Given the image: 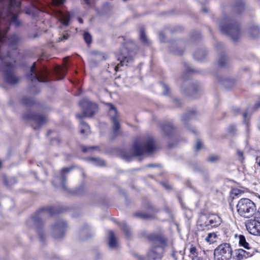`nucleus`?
<instances>
[{
  "label": "nucleus",
  "mask_w": 260,
  "mask_h": 260,
  "mask_svg": "<svg viewBox=\"0 0 260 260\" xmlns=\"http://www.w3.org/2000/svg\"><path fill=\"white\" fill-rule=\"evenodd\" d=\"M237 153L239 157L241 158V159H243V153L242 151H241L240 150H237Z\"/></svg>",
  "instance_id": "nucleus-50"
},
{
  "label": "nucleus",
  "mask_w": 260,
  "mask_h": 260,
  "mask_svg": "<svg viewBox=\"0 0 260 260\" xmlns=\"http://www.w3.org/2000/svg\"><path fill=\"white\" fill-rule=\"evenodd\" d=\"M84 3L87 5H90L93 2V0H83Z\"/></svg>",
  "instance_id": "nucleus-51"
},
{
  "label": "nucleus",
  "mask_w": 260,
  "mask_h": 260,
  "mask_svg": "<svg viewBox=\"0 0 260 260\" xmlns=\"http://www.w3.org/2000/svg\"><path fill=\"white\" fill-rule=\"evenodd\" d=\"M149 238L153 241V244L148 252V257L153 260L160 259L162 257L164 249L167 246L166 240L156 235H150Z\"/></svg>",
  "instance_id": "nucleus-2"
},
{
  "label": "nucleus",
  "mask_w": 260,
  "mask_h": 260,
  "mask_svg": "<svg viewBox=\"0 0 260 260\" xmlns=\"http://www.w3.org/2000/svg\"><path fill=\"white\" fill-rule=\"evenodd\" d=\"M219 159V156L216 155H212L208 158V161L211 162H215Z\"/></svg>",
  "instance_id": "nucleus-36"
},
{
  "label": "nucleus",
  "mask_w": 260,
  "mask_h": 260,
  "mask_svg": "<svg viewBox=\"0 0 260 260\" xmlns=\"http://www.w3.org/2000/svg\"><path fill=\"white\" fill-rule=\"evenodd\" d=\"M65 0H51L52 3L54 6H59L63 4Z\"/></svg>",
  "instance_id": "nucleus-38"
},
{
  "label": "nucleus",
  "mask_w": 260,
  "mask_h": 260,
  "mask_svg": "<svg viewBox=\"0 0 260 260\" xmlns=\"http://www.w3.org/2000/svg\"><path fill=\"white\" fill-rule=\"evenodd\" d=\"M98 149L97 146H82V151L83 152H91Z\"/></svg>",
  "instance_id": "nucleus-35"
},
{
  "label": "nucleus",
  "mask_w": 260,
  "mask_h": 260,
  "mask_svg": "<svg viewBox=\"0 0 260 260\" xmlns=\"http://www.w3.org/2000/svg\"><path fill=\"white\" fill-rule=\"evenodd\" d=\"M88 160L92 165L95 166H102L105 164L104 160L99 158L91 157Z\"/></svg>",
  "instance_id": "nucleus-26"
},
{
  "label": "nucleus",
  "mask_w": 260,
  "mask_h": 260,
  "mask_svg": "<svg viewBox=\"0 0 260 260\" xmlns=\"http://www.w3.org/2000/svg\"><path fill=\"white\" fill-rule=\"evenodd\" d=\"M85 187L84 185H81L79 188L76 190V193L78 194L82 193L83 191L84 190Z\"/></svg>",
  "instance_id": "nucleus-42"
},
{
  "label": "nucleus",
  "mask_w": 260,
  "mask_h": 260,
  "mask_svg": "<svg viewBox=\"0 0 260 260\" xmlns=\"http://www.w3.org/2000/svg\"><path fill=\"white\" fill-rule=\"evenodd\" d=\"M172 256H173V257L175 259H177V258H176V255H175V253H174V252H173V253H172Z\"/></svg>",
  "instance_id": "nucleus-56"
},
{
  "label": "nucleus",
  "mask_w": 260,
  "mask_h": 260,
  "mask_svg": "<svg viewBox=\"0 0 260 260\" xmlns=\"http://www.w3.org/2000/svg\"><path fill=\"white\" fill-rule=\"evenodd\" d=\"M256 220L260 222V209L258 211L254 217Z\"/></svg>",
  "instance_id": "nucleus-49"
},
{
  "label": "nucleus",
  "mask_w": 260,
  "mask_h": 260,
  "mask_svg": "<svg viewBox=\"0 0 260 260\" xmlns=\"http://www.w3.org/2000/svg\"><path fill=\"white\" fill-rule=\"evenodd\" d=\"M257 164L260 167V159L257 161Z\"/></svg>",
  "instance_id": "nucleus-61"
},
{
  "label": "nucleus",
  "mask_w": 260,
  "mask_h": 260,
  "mask_svg": "<svg viewBox=\"0 0 260 260\" xmlns=\"http://www.w3.org/2000/svg\"><path fill=\"white\" fill-rule=\"evenodd\" d=\"M140 39L141 42L143 43V44H144L145 45H149L150 44V42H149L148 39L147 38V37L146 35L145 32L143 28H141L140 29Z\"/></svg>",
  "instance_id": "nucleus-25"
},
{
  "label": "nucleus",
  "mask_w": 260,
  "mask_h": 260,
  "mask_svg": "<svg viewBox=\"0 0 260 260\" xmlns=\"http://www.w3.org/2000/svg\"><path fill=\"white\" fill-rule=\"evenodd\" d=\"M20 7V3L17 0H10L9 3V7L7 11L10 13L9 16H17L18 15L21 14V13H16L17 10H19Z\"/></svg>",
  "instance_id": "nucleus-16"
},
{
  "label": "nucleus",
  "mask_w": 260,
  "mask_h": 260,
  "mask_svg": "<svg viewBox=\"0 0 260 260\" xmlns=\"http://www.w3.org/2000/svg\"><path fill=\"white\" fill-rule=\"evenodd\" d=\"M165 187H166L167 189H169L168 185H166V186L165 185Z\"/></svg>",
  "instance_id": "nucleus-64"
},
{
  "label": "nucleus",
  "mask_w": 260,
  "mask_h": 260,
  "mask_svg": "<svg viewBox=\"0 0 260 260\" xmlns=\"http://www.w3.org/2000/svg\"><path fill=\"white\" fill-rule=\"evenodd\" d=\"M59 19L58 20L60 23L61 26H59L60 28H62L63 26H67L70 24V17H58Z\"/></svg>",
  "instance_id": "nucleus-27"
},
{
  "label": "nucleus",
  "mask_w": 260,
  "mask_h": 260,
  "mask_svg": "<svg viewBox=\"0 0 260 260\" xmlns=\"http://www.w3.org/2000/svg\"><path fill=\"white\" fill-rule=\"evenodd\" d=\"M203 14L204 15H209L210 14V13H209V10L208 8H204L203 10Z\"/></svg>",
  "instance_id": "nucleus-48"
},
{
  "label": "nucleus",
  "mask_w": 260,
  "mask_h": 260,
  "mask_svg": "<svg viewBox=\"0 0 260 260\" xmlns=\"http://www.w3.org/2000/svg\"><path fill=\"white\" fill-rule=\"evenodd\" d=\"M162 88L164 89V92H163V94L164 95H167L168 94V91H169V88L168 87V86L165 84H162Z\"/></svg>",
  "instance_id": "nucleus-41"
},
{
  "label": "nucleus",
  "mask_w": 260,
  "mask_h": 260,
  "mask_svg": "<svg viewBox=\"0 0 260 260\" xmlns=\"http://www.w3.org/2000/svg\"><path fill=\"white\" fill-rule=\"evenodd\" d=\"M246 228L250 234L254 235H260V222L256 219L251 220L247 222Z\"/></svg>",
  "instance_id": "nucleus-15"
},
{
  "label": "nucleus",
  "mask_w": 260,
  "mask_h": 260,
  "mask_svg": "<svg viewBox=\"0 0 260 260\" xmlns=\"http://www.w3.org/2000/svg\"><path fill=\"white\" fill-rule=\"evenodd\" d=\"M155 149V142L150 136H147L140 141L136 140L133 144L135 156H140L145 153H151Z\"/></svg>",
  "instance_id": "nucleus-3"
},
{
  "label": "nucleus",
  "mask_w": 260,
  "mask_h": 260,
  "mask_svg": "<svg viewBox=\"0 0 260 260\" xmlns=\"http://www.w3.org/2000/svg\"><path fill=\"white\" fill-rule=\"evenodd\" d=\"M199 259V258L198 257H195V258L193 259V260H196V259Z\"/></svg>",
  "instance_id": "nucleus-62"
},
{
  "label": "nucleus",
  "mask_w": 260,
  "mask_h": 260,
  "mask_svg": "<svg viewBox=\"0 0 260 260\" xmlns=\"http://www.w3.org/2000/svg\"><path fill=\"white\" fill-rule=\"evenodd\" d=\"M225 63V58L224 56H221L218 61L219 66L222 67Z\"/></svg>",
  "instance_id": "nucleus-37"
},
{
  "label": "nucleus",
  "mask_w": 260,
  "mask_h": 260,
  "mask_svg": "<svg viewBox=\"0 0 260 260\" xmlns=\"http://www.w3.org/2000/svg\"><path fill=\"white\" fill-rule=\"evenodd\" d=\"M177 13L175 10H171L168 12H166L164 15H177Z\"/></svg>",
  "instance_id": "nucleus-45"
},
{
  "label": "nucleus",
  "mask_w": 260,
  "mask_h": 260,
  "mask_svg": "<svg viewBox=\"0 0 260 260\" xmlns=\"http://www.w3.org/2000/svg\"><path fill=\"white\" fill-rule=\"evenodd\" d=\"M69 35L68 34H63L62 36L58 38V42L65 41L69 38Z\"/></svg>",
  "instance_id": "nucleus-40"
},
{
  "label": "nucleus",
  "mask_w": 260,
  "mask_h": 260,
  "mask_svg": "<svg viewBox=\"0 0 260 260\" xmlns=\"http://www.w3.org/2000/svg\"><path fill=\"white\" fill-rule=\"evenodd\" d=\"M260 107V103L259 104H258L257 105H256V108Z\"/></svg>",
  "instance_id": "nucleus-60"
},
{
  "label": "nucleus",
  "mask_w": 260,
  "mask_h": 260,
  "mask_svg": "<svg viewBox=\"0 0 260 260\" xmlns=\"http://www.w3.org/2000/svg\"><path fill=\"white\" fill-rule=\"evenodd\" d=\"M162 129L167 135H169L172 130V126L170 124H166L162 125Z\"/></svg>",
  "instance_id": "nucleus-34"
},
{
  "label": "nucleus",
  "mask_w": 260,
  "mask_h": 260,
  "mask_svg": "<svg viewBox=\"0 0 260 260\" xmlns=\"http://www.w3.org/2000/svg\"><path fill=\"white\" fill-rule=\"evenodd\" d=\"M235 257L237 260H244L249 257L252 256L253 251L244 250L242 249H238L235 250Z\"/></svg>",
  "instance_id": "nucleus-18"
},
{
  "label": "nucleus",
  "mask_w": 260,
  "mask_h": 260,
  "mask_svg": "<svg viewBox=\"0 0 260 260\" xmlns=\"http://www.w3.org/2000/svg\"><path fill=\"white\" fill-rule=\"evenodd\" d=\"M221 223V218L215 214L208 216L202 215L200 216L197 222L198 229L201 230L210 229L219 226Z\"/></svg>",
  "instance_id": "nucleus-5"
},
{
  "label": "nucleus",
  "mask_w": 260,
  "mask_h": 260,
  "mask_svg": "<svg viewBox=\"0 0 260 260\" xmlns=\"http://www.w3.org/2000/svg\"><path fill=\"white\" fill-rule=\"evenodd\" d=\"M244 3L242 0H240L239 3L237 4L235 9L237 14H240L244 10Z\"/></svg>",
  "instance_id": "nucleus-32"
},
{
  "label": "nucleus",
  "mask_w": 260,
  "mask_h": 260,
  "mask_svg": "<svg viewBox=\"0 0 260 260\" xmlns=\"http://www.w3.org/2000/svg\"><path fill=\"white\" fill-rule=\"evenodd\" d=\"M158 37L159 40L161 42H164L165 41V36L162 32L159 33Z\"/></svg>",
  "instance_id": "nucleus-43"
},
{
  "label": "nucleus",
  "mask_w": 260,
  "mask_h": 260,
  "mask_svg": "<svg viewBox=\"0 0 260 260\" xmlns=\"http://www.w3.org/2000/svg\"><path fill=\"white\" fill-rule=\"evenodd\" d=\"M221 31L229 36L234 41H237L241 36L242 31L239 24L236 21L223 17L219 25Z\"/></svg>",
  "instance_id": "nucleus-1"
},
{
  "label": "nucleus",
  "mask_w": 260,
  "mask_h": 260,
  "mask_svg": "<svg viewBox=\"0 0 260 260\" xmlns=\"http://www.w3.org/2000/svg\"><path fill=\"white\" fill-rule=\"evenodd\" d=\"M54 74L58 77V79L63 78L67 72V69L66 67L56 66L54 69Z\"/></svg>",
  "instance_id": "nucleus-20"
},
{
  "label": "nucleus",
  "mask_w": 260,
  "mask_h": 260,
  "mask_svg": "<svg viewBox=\"0 0 260 260\" xmlns=\"http://www.w3.org/2000/svg\"><path fill=\"white\" fill-rule=\"evenodd\" d=\"M117 60L120 61L115 67V70L117 72L118 69L120 67H122L124 64L127 65V63L131 62L133 58L130 55L129 51L127 50L125 46H122L117 55Z\"/></svg>",
  "instance_id": "nucleus-9"
},
{
  "label": "nucleus",
  "mask_w": 260,
  "mask_h": 260,
  "mask_svg": "<svg viewBox=\"0 0 260 260\" xmlns=\"http://www.w3.org/2000/svg\"><path fill=\"white\" fill-rule=\"evenodd\" d=\"M109 246L111 248H116L118 246V243L113 231L109 232Z\"/></svg>",
  "instance_id": "nucleus-21"
},
{
  "label": "nucleus",
  "mask_w": 260,
  "mask_h": 260,
  "mask_svg": "<svg viewBox=\"0 0 260 260\" xmlns=\"http://www.w3.org/2000/svg\"><path fill=\"white\" fill-rule=\"evenodd\" d=\"M248 36L252 39H255L260 36V27L256 24L252 23L250 24L247 30Z\"/></svg>",
  "instance_id": "nucleus-17"
},
{
  "label": "nucleus",
  "mask_w": 260,
  "mask_h": 260,
  "mask_svg": "<svg viewBox=\"0 0 260 260\" xmlns=\"http://www.w3.org/2000/svg\"><path fill=\"white\" fill-rule=\"evenodd\" d=\"M195 113L194 111H189L185 115H184L182 117V120L184 124H187L189 119H190L191 117L194 115Z\"/></svg>",
  "instance_id": "nucleus-29"
},
{
  "label": "nucleus",
  "mask_w": 260,
  "mask_h": 260,
  "mask_svg": "<svg viewBox=\"0 0 260 260\" xmlns=\"http://www.w3.org/2000/svg\"><path fill=\"white\" fill-rule=\"evenodd\" d=\"M24 118L31 120L36 125L34 128L37 129L47 121V117L44 115H37L32 112H28L24 115Z\"/></svg>",
  "instance_id": "nucleus-11"
},
{
  "label": "nucleus",
  "mask_w": 260,
  "mask_h": 260,
  "mask_svg": "<svg viewBox=\"0 0 260 260\" xmlns=\"http://www.w3.org/2000/svg\"><path fill=\"white\" fill-rule=\"evenodd\" d=\"M70 168H63L60 172L58 176L55 177L52 183L56 187H61L64 190H67V187L66 185V175L71 170Z\"/></svg>",
  "instance_id": "nucleus-12"
},
{
  "label": "nucleus",
  "mask_w": 260,
  "mask_h": 260,
  "mask_svg": "<svg viewBox=\"0 0 260 260\" xmlns=\"http://www.w3.org/2000/svg\"><path fill=\"white\" fill-rule=\"evenodd\" d=\"M121 226L122 231L124 233L126 238H129L131 235V231L130 230V229L127 226V225L125 223H122Z\"/></svg>",
  "instance_id": "nucleus-31"
},
{
  "label": "nucleus",
  "mask_w": 260,
  "mask_h": 260,
  "mask_svg": "<svg viewBox=\"0 0 260 260\" xmlns=\"http://www.w3.org/2000/svg\"><path fill=\"white\" fill-rule=\"evenodd\" d=\"M125 159L126 160H131V157H125Z\"/></svg>",
  "instance_id": "nucleus-58"
},
{
  "label": "nucleus",
  "mask_w": 260,
  "mask_h": 260,
  "mask_svg": "<svg viewBox=\"0 0 260 260\" xmlns=\"http://www.w3.org/2000/svg\"><path fill=\"white\" fill-rule=\"evenodd\" d=\"M206 55V52L205 50L201 49L196 51L193 54V57L195 59L202 60Z\"/></svg>",
  "instance_id": "nucleus-24"
},
{
  "label": "nucleus",
  "mask_w": 260,
  "mask_h": 260,
  "mask_svg": "<svg viewBox=\"0 0 260 260\" xmlns=\"http://www.w3.org/2000/svg\"><path fill=\"white\" fill-rule=\"evenodd\" d=\"M27 100V99H24V103L25 104H28V102L26 101Z\"/></svg>",
  "instance_id": "nucleus-57"
},
{
  "label": "nucleus",
  "mask_w": 260,
  "mask_h": 260,
  "mask_svg": "<svg viewBox=\"0 0 260 260\" xmlns=\"http://www.w3.org/2000/svg\"><path fill=\"white\" fill-rule=\"evenodd\" d=\"M83 39L88 45H89L92 42V37L88 32H84L83 34Z\"/></svg>",
  "instance_id": "nucleus-33"
},
{
  "label": "nucleus",
  "mask_w": 260,
  "mask_h": 260,
  "mask_svg": "<svg viewBox=\"0 0 260 260\" xmlns=\"http://www.w3.org/2000/svg\"><path fill=\"white\" fill-rule=\"evenodd\" d=\"M90 59L92 61L99 62L105 59L104 55L98 51H93L91 52Z\"/></svg>",
  "instance_id": "nucleus-19"
},
{
  "label": "nucleus",
  "mask_w": 260,
  "mask_h": 260,
  "mask_svg": "<svg viewBox=\"0 0 260 260\" xmlns=\"http://www.w3.org/2000/svg\"><path fill=\"white\" fill-rule=\"evenodd\" d=\"M229 83V84L230 85H232L233 84V82L230 80H226L225 81H223V84L225 86H228V84Z\"/></svg>",
  "instance_id": "nucleus-46"
},
{
  "label": "nucleus",
  "mask_w": 260,
  "mask_h": 260,
  "mask_svg": "<svg viewBox=\"0 0 260 260\" xmlns=\"http://www.w3.org/2000/svg\"><path fill=\"white\" fill-rule=\"evenodd\" d=\"M78 20L80 23L83 22V20L80 17H78Z\"/></svg>",
  "instance_id": "nucleus-55"
},
{
  "label": "nucleus",
  "mask_w": 260,
  "mask_h": 260,
  "mask_svg": "<svg viewBox=\"0 0 260 260\" xmlns=\"http://www.w3.org/2000/svg\"><path fill=\"white\" fill-rule=\"evenodd\" d=\"M67 228V223L63 220H59L55 222L51 227V232L55 239L62 238L64 235Z\"/></svg>",
  "instance_id": "nucleus-10"
},
{
  "label": "nucleus",
  "mask_w": 260,
  "mask_h": 260,
  "mask_svg": "<svg viewBox=\"0 0 260 260\" xmlns=\"http://www.w3.org/2000/svg\"><path fill=\"white\" fill-rule=\"evenodd\" d=\"M190 131L191 132H192L193 133H196V132H197L196 129L193 127H191Z\"/></svg>",
  "instance_id": "nucleus-54"
},
{
  "label": "nucleus",
  "mask_w": 260,
  "mask_h": 260,
  "mask_svg": "<svg viewBox=\"0 0 260 260\" xmlns=\"http://www.w3.org/2000/svg\"><path fill=\"white\" fill-rule=\"evenodd\" d=\"M53 208H50L47 209H43L38 211L36 214L32 218L31 220L37 225H40L43 221L48 216H52L53 213Z\"/></svg>",
  "instance_id": "nucleus-13"
},
{
  "label": "nucleus",
  "mask_w": 260,
  "mask_h": 260,
  "mask_svg": "<svg viewBox=\"0 0 260 260\" xmlns=\"http://www.w3.org/2000/svg\"><path fill=\"white\" fill-rule=\"evenodd\" d=\"M202 147H203L202 142L200 140H198V141L196 143V147H195L196 150L199 151L202 148Z\"/></svg>",
  "instance_id": "nucleus-39"
},
{
  "label": "nucleus",
  "mask_w": 260,
  "mask_h": 260,
  "mask_svg": "<svg viewBox=\"0 0 260 260\" xmlns=\"http://www.w3.org/2000/svg\"><path fill=\"white\" fill-rule=\"evenodd\" d=\"M80 120V124L81 127L80 133L84 135H87L90 133V128L89 125L86 124L82 119Z\"/></svg>",
  "instance_id": "nucleus-22"
},
{
  "label": "nucleus",
  "mask_w": 260,
  "mask_h": 260,
  "mask_svg": "<svg viewBox=\"0 0 260 260\" xmlns=\"http://www.w3.org/2000/svg\"><path fill=\"white\" fill-rule=\"evenodd\" d=\"M239 243L240 246L243 247L248 251H253L252 248L249 246V244L247 242L245 237L242 235L239 236Z\"/></svg>",
  "instance_id": "nucleus-23"
},
{
  "label": "nucleus",
  "mask_w": 260,
  "mask_h": 260,
  "mask_svg": "<svg viewBox=\"0 0 260 260\" xmlns=\"http://www.w3.org/2000/svg\"><path fill=\"white\" fill-rule=\"evenodd\" d=\"M247 113H244L243 114V118H244V122L246 123V118H247Z\"/></svg>",
  "instance_id": "nucleus-53"
},
{
  "label": "nucleus",
  "mask_w": 260,
  "mask_h": 260,
  "mask_svg": "<svg viewBox=\"0 0 260 260\" xmlns=\"http://www.w3.org/2000/svg\"><path fill=\"white\" fill-rule=\"evenodd\" d=\"M170 50L172 52L176 54H181L183 50L182 49H179L178 48V43H174L170 47Z\"/></svg>",
  "instance_id": "nucleus-28"
},
{
  "label": "nucleus",
  "mask_w": 260,
  "mask_h": 260,
  "mask_svg": "<svg viewBox=\"0 0 260 260\" xmlns=\"http://www.w3.org/2000/svg\"><path fill=\"white\" fill-rule=\"evenodd\" d=\"M80 106L83 111V114H77L78 119H82L84 117H91L98 111V106L96 104L90 102L87 99H83L79 103Z\"/></svg>",
  "instance_id": "nucleus-7"
},
{
  "label": "nucleus",
  "mask_w": 260,
  "mask_h": 260,
  "mask_svg": "<svg viewBox=\"0 0 260 260\" xmlns=\"http://www.w3.org/2000/svg\"><path fill=\"white\" fill-rule=\"evenodd\" d=\"M216 237L217 235L215 233H210L208 234L205 240L209 243H213L215 241Z\"/></svg>",
  "instance_id": "nucleus-30"
},
{
  "label": "nucleus",
  "mask_w": 260,
  "mask_h": 260,
  "mask_svg": "<svg viewBox=\"0 0 260 260\" xmlns=\"http://www.w3.org/2000/svg\"><path fill=\"white\" fill-rule=\"evenodd\" d=\"M238 214L245 218L252 216L256 211L255 204L250 199L242 198L240 199L236 206Z\"/></svg>",
  "instance_id": "nucleus-4"
},
{
  "label": "nucleus",
  "mask_w": 260,
  "mask_h": 260,
  "mask_svg": "<svg viewBox=\"0 0 260 260\" xmlns=\"http://www.w3.org/2000/svg\"><path fill=\"white\" fill-rule=\"evenodd\" d=\"M25 14L27 15H31V10L30 8H26L25 10Z\"/></svg>",
  "instance_id": "nucleus-52"
},
{
  "label": "nucleus",
  "mask_w": 260,
  "mask_h": 260,
  "mask_svg": "<svg viewBox=\"0 0 260 260\" xmlns=\"http://www.w3.org/2000/svg\"><path fill=\"white\" fill-rule=\"evenodd\" d=\"M135 215L137 217H139L142 218H147L148 217V216L147 215L141 213H137L135 214Z\"/></svg>",
  "instance_id": "nucleus-44"
},
{
  "label": "nucleus",
  "mask_w": 260,
  "mask_h": 260,
  "mask_svg": "<svg viewBox=\"0 0 260 260\" xmlns=\"http://www.w3.org/2000/svg\"><path fill=\"white\" fill-rule=\"evenodd\" d=\"M109 115L111 117V120L113 122V128L114 133L117 135L120 127L119 121L117 119V111L113 105H110Z\"/></svg>",
  "instance_id": "nucleus-14"
},
{
  "label": "nucleus",
  "mask_w": 260,
  "mask_h": 260,
  "mask_svg": "<svg viewBox=\"0 0 260 260\" xmlns=\"http://www.w3.org/2000/svg\"><path fill=\"white\" fill-rule=\"evenodd\" d=\"M190 252L192 254H195L197 253V249L194 247H192L190 248Z\"/></svg>",
  "instance_id": "nucleus-47"
},
{
  "label": "nucleus",
  "mask_w": 260,
  "mask_h": 260,
  "mask_svg": "<svg viewBox=\"0 0 260 260\" xmlns=\"http://www.w3.org/2000/svg\"><path fill=\"white\" fill-rule=\"evenodd\" d=\"M129 45H131V46H133V45H134V44H133V43H131L129 44Z\"/></svg>",
  "instance_id": "nucleus-63"
},
{
  "label": "nucleus",
  "mask_w": 260,
  "mask_h": 260,
  "mask_svg": "<svg viewBox=\"0 0 260 260\" xmlns=\"http://www.w3.org/2000/svg\"><path fill=\"white\" fill-rule=\"evenodd\" d=\"M49 71L45 67L39 69L36 67V62H34L30 68V74L27 78L32 83L38 82H47L49 81Z\"/></svg>",
  "instance_id": "nucleus-6"
},
{
  "label": "nucleus",
  "mask_w": 260,
  "mask_h": 260,
  "mask_svg": "<svg viewBox=\"0 0 260 260\" xmlns=\"http://www.w3.org/2000/svg\"><path fill=\"white\" fill-rule=\"evenodd\" d=\"M232 249L229 243H223L217 247L214 252L216 260H230L232 256Z\"/></svg>",
  "instance_id": "nucleus-8"
},
{
  "label": "nucleus",
  "mask_w": 260,
  "mask_h": 260,
  "mask_svg": "<svg viewBox=\"0 0 260 260\" xmlns=\"http://www.w3.org/2000/svg\"><path fill=\"white\" fill-rule=\"evenodd\" d=\"M70 15L71 14L70 13H69L66 15H61L60 16H70Z\"/></svg>",
  "instance_id": "nucleus-59"
}]
</instances>
